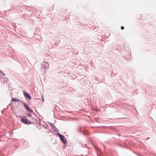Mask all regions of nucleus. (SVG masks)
Here are the masks:
<instances>
[{
    "label": "nucleus",
    "mask_w": 156,
    "mask_h": 156,
    "mask_svg": "<svg viewBox=\"0 0 156 156\" xmlns=\"http://www.w3.org/2000/svg\"><path fill=\"white\" fill-rule=\"evenodd\" d=\"M42 101H44V98L42 99Z\"/></svg>",
    "instance_id": "9d476101"
},
{
    "label": "nucleus",
    "mask_w": 156,
    "mask_h": 156,
    "mask_svg": "<svg viewBox=\"0 0 156 156\" xmlns=\"http://www.w3.org/2000/svg\"><path fill=\"white\" fill-rule=\"evenodd\" d=\"M23 105L24 106V107H25V108H26V109L29 112H33V110L30 109L28 106V105L26 104H25L24 103L23 104Z\"/></svg>",
    "instance_id": "20e7f679"
},
{
    "label": "nucleus",
    "mask_w": 156,
    "mask_h": 156,
    "mask_svg": "<svg viewBox=\"0 0 156 156\" xmlns=\"http://www.w3.org/2000/svg\"><path fill=\"white\" fill-rule=\"evenodd\" d=\"M58 135L59 136L62 142L64 144L66 143V140L65 139L64 136L59 134H58Z\"/></svg>",
    "instance_id": "7ed1b4c3"
},
{
    "label": "nucleus",
    "mask_w": 156,
    "mask_h": 156,
    "mask_svg": "<svg viewBox=\"0 0 156 156\" xmlns=\"http://www.w3.org/2000/svg\"><path fill=\"white\" fill-rule=\"evenodd\" d=\"M12 101L14 102H19L20 101V100L17 98H12L11 99Z\"/></svg>",
    "instance_id": "423d86ee"
},
{
    "label": "nucleus",
    "mask_w": 156,
    "mask_h": 156,
    "mask_svg": "<svg viewBox=\"0 0 156 156\" xmlns=\"http://www.w3.org/2000/svg\"><path fill=\"white\" fill-rule=\"evenodd\" d=\"M0 72H1V73H2L3 74V75H5V74L4 73H3V72H2V71H1L0 70Z\"/></svg>",
    "instance_id": "1a4fd4ad"
},
{
    "label": "nucleus",
    "mask_w": 156,
    "mask_h": 156,
    "mask_svg": "<svg viewBox=\"0 0 156 156\" xmlns=\"http://www.w3.org/2000/svg\"><path fill=\"white\" fill-rule=\"evenodd\" d=\"M21 121L24 124H31V123L29 120H28L27 119L26 116H24L21 119Z\"/></svg>",
    "instance_id": "f257e3e1"
},
{
    "label": "nucleus",
    "mask_w": 156,
    "mask_h": 156,
    "mask_svg": "<svg viewBox=\"0 0 156 156\" xmlns=\"http://www.w3.org/2000/svg\"><path fill=\"white\" fill-rule=\"evenodd\" d=\"M49 66L47 62L46 63L44 62L43 63L42 66V68L44 70H45Z\"/></svg>",
    "instance_id": "f03ea898"
},
{
    "label": "nucleus",
    "mask_w": 156,
    "mask_h": 156,
    "mask_svg": "<svg viewBox=\"0 0 156 156\" xmlns=\"http://www.w3.org/2000/svg\"><path fill=\"white\" fill-rule=\"evenodd\" d=\"M23 93L25 97H26L27 98H28L30 100L31 99V97L30 96L29 94L27 92L24 91Z\"/></svg>",
    "instance_id": "39448f33"
},
{
    "label": "nucleus",
    "mask_w": 156,
    "mask_h": 156,
    "mask_svg": "<svg viewBox=\"0 0 156 156\" xmlns=\"http://www.w3.org/2000/svg\"><path fill=\"white\" fill-rule=\"evenodd\" d=\"M27 115L29 117H31V114L30 113H28Z\"/></svg>",
    "instance_id": "0eeeda50"
},
{
    "label": "nucleus",
    "mask_w": 156,
    "mask_h": 156,
    "mask_svg": "<svg viewBox=\"0 0 156 156\" xmlns=\"http://www.w3.org/2000/svg\"><path fill=\"white\" fill-rule=\"evenodd\" d=\"M124 27L123 26H121V30H123L124 29Z\"/></svg>",
    "instance_id": "6e6552de"
}]
</instances>
